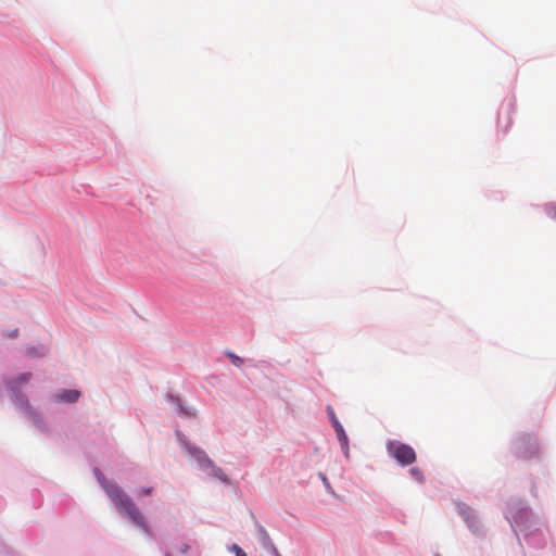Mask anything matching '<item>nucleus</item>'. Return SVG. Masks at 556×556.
<instances>
[{
  "instance_id": "obj_1",
  "label": "nucleus",
  "mask_w": 556,
  "mask_h": 556,
  "mask_svg": "<svg viewBox=\"0 0 556 556\" xmlns=\"http://www.w3.org/2000/svg\"><path fill=\"white\" fill-rule=\"evenodd\" d=\"M98 480L110 498L114 502L116 508L132 525L139 527L146 534L152 535L151 528L147 523L143 515L137 508L132 500L115 483L106 481L100 470H96Z\"/></svg>"
},
{
  "instance_id": "obj_2",
  "label": "nucleus",
  "mask_w": 556,
  "mask_h": 556,
  "mask_svg": "<svg viewBox=\"0 0 556 556\" xmlns=\"http://www.w3.org/2000/svg\"><path fill=\"white\" fill-rule=\"evenodd\" d=\"M387 451L402 466H408L415 463L416 453L414 448L399 441H390Z\"/></svg>"
},
{
  "instance_id": "obj_3",
  "label": "nucleus",
  "mask_w": 556,
  "mask_h": 556,
  "mask_svg": "<svg viewBox=\"0 0 556 556\" xmlns=\"http://www.w3.org/2000/svg\"><path fill=\"white\" fill-rule=\"evenodd\" d=\"M31 375L29 372H24L17 378L10 380L7 382V387L10 390L12 397L20 405H26L27 401L24 395L20 393L22 387L30 380Z\"/></svg>"
},
{
  "instance_id": "obj_4",
  "label": "nucleus",
  "mask_w": 556,
  "mask_h": 556,
  "mask_svg": "<svg viewBox=\"0 0 556 556\" xmlns=\"http://www.w3.org/2000/svg\"><path fill=\"white\" fill-rule=\"evenodd\" d=\"M189 452L192 456L195 457V459L200 463V465L203 467V468H211V475L223 480V481H226V476L224 475L223 470L220 468H217L215 466H213L212 462L208 459V457L206 456V454L197 448V447H192V448H189Z\"/></svg>"
},
{
  "instance_id": "obj_5",
  "label": "nucleus",
  "mask_w": 556,
  "mask_h": 556,
  "mask_svg": "<svg viewBox=\"0 0 556 556\" xmlns=\"http://www.w3.org/2000/svg\"><path fill=\"white\" fill-rule=\"evenodd\" d=\"M79 396H80V392L79 391H77V390H66V389L59 390L54 394V399H55L56 402H66V403L76 402Z\"/></svg>"
},
{
  "instance_id": "obj_6",
  "label": "nucleus",
  "mask_w": 556,
  "mask_h": 556,
  "mask_svg": "<svg viewBox=\"0 0 556 556\" xmlns=\"http://www.w3.org/2000/svg\"><path fill=\"white\" fill-rule=\"evenodd\" d=\"M336 433L338 437V440L341 444V447L344 450L345 455H349V439L348 435L343 429V426L340 422H336Z\"/></svg>"
},
{
  "instance_id": "obj_7",
  "label": "nucleus",
  "mask_w": 556,
  "mask_h": 556,
  "mask_svg": "<svg viewBox=\"0 0 556 556\" xmlns=\"http://www.w3.org/2000/svg\"><path fill=\"white\" fill-rule=\"evenodd\" d=\"M226 356L231 361L232 365L240 367L243 364V359L230 351L226 352Z\"/></svg>"
},
{
  "instance_id": "obj_8",
  "label": "nucleus",
  "mask_w": 556,
  "mask_h": 556,
  "mask_svg": "<svg viewBox=\"0 0 556 556\" xmlns=\"http://www.w3.org/2000/svg\"><path fill=\"white\" fill-rule=\"evenodd\" d=\"M409 473L416 481H418V482L424 481V473L419 468H417V467L410 468Z\"/></svg>"
},
{
  "instance_id": "obj_9",
  "label": "nucleus",
  "mask_w": 556,
  "mask_h": 556,
  "mask_svg": "<svg viewBox=\"0 0 556 556\" xmlns=\"http://www.w3.org/2000/svg\"><path fill=\"white\" fill-rule=\"evenodd\" d=\"M230 551H232L236 556H247L245 552L237 544H232Z\"/></svg>"
},
{
  "instance_id": "obj_10",
  "label": "nucleus",
  "mask_w": 556,
  "mask_h": 556,
  "mask_svg": "<svg viewBox=\"0 0 556 556\" xmlns=\"http://www.w3.org/2000/svg\"><path fill=\"white\" fill-rule=\"evenodd\" d=\"M328 412H329V415H330V419H331V422H332V426L333 428L336 429V422H339V420L337 419L333 410L331 408H328Z\"/></svg>"
},
{
  "instance_id": "obj_11",
  "label": "nucleus",
  "mask_w": 556,
  "mask_h": 556,
  "mask_svg": "<svg viewBox=\"0 0 556 556\" xmlns=\"http://www.w3.org/2000/svg\"><path fill=\"white\" fill-rule=\"evenodd\" d=\"M152 491H153V488H151V486L150 488H143L140 491V495H142V496L150 495V494H152Z\"/></svg>"
},
{
  "instance_id": "obj_12",
  "label": "nucleus",
  "mask_w": 556,
  "mask_h": 556,
  "mask_svg": "<svg viewBox=\"0 0 556 556\" xmlns=\"http://www.w3.org/2000/svg\"><path fill=\"white\" fill-rule=\"evenodd\" d=\"M553 216L556 218V207L554 208V215Z\"/></svg>"
}]
</instances>
